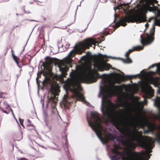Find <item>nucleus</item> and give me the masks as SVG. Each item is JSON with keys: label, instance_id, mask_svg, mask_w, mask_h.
Listing matches in <instances>:
<instances>
[{"label": "nucleus", "instance_id": "nucleus-5", "mask_svg": "<svg viewBox=\"0 0 160 160\" xmlns=\"http://www.w3.org/2000/svg\"><path fill=\"white\" fill-rule=\"evenodd\" d=\"M155 1V0H146L147 5V8L148 11L150 12H152L153 13L155 14V12L153 9L157 8L156 5L151 6L150 5H152Z\"/></svg>", "mask_w": 160, "mask_h": 160}, {"label": "nucleus", "instance_id": "nucleus-61", "mask_svg": "<svg viewBox=\"0 0 160 160\" xmlns=\"http://www.w3.org/2000/svg\"><path fill=\"white\" fill-rule=\"evenodd\" d=\"M2 110V112H3V113H4V112H5V110H4V108H1V109Z\"/></svg>", "mask_w": 160, "mask_h": 160}, {"label": "nucleus", "instance_id": "nucleus-29", "mask_svg": "<svg viewBox=\"0 0 160 160\" xmlns=\"http://www.w3.org/2000/svg\"><path fill=\"white\" fill-rule=\"evenodd\" d=\"M81 3H80V4L79 5H78L77 6V9H76V11H75V15L74 16V22H75V20H76V14H77V10L78 9V6H81Z\"/></svg>", "mask_w": 160, "mask_h": 160}, {"label": "nucleus", "instance_id": "nucleus-22", "mask_svg": "<svg viewBox=\"0 0 160 160\" xmlns=\"http://www.w3.org/2000/svg\"><path fill=\"white\" fill-rule=\"evenodd\" d=\"M64 137H65V145H66V146L67 147V149H68V146L69 144H68V138H67L68 135H67L66 133H65V136H64Z\"/></svg>", "mask_w": 160, "mask_h": 160}, {"label": "nucleus", "instance_id": "nucleus-36", "mask_svg": "<svg viewBox=\"0 0 160 160\" xmlns=\"http://www.w3.org/2000/svg\"><path fill=\"white\" fill-rule=\"evenodd\" d=\"M95 133L96 135L97 136V137L99 139H100L101 138L100 137V135H99V133H98L97 132H95Z\"/></svg>", "mask_w": 160, "mask_h": 160}, {"label": "nucleus", "instance_id": "nucleus-14", "mask_svg": "<svg viewBox=\"0 0 160 160\" xmlns=\"http://www.w3.org/2000/svg\"><path fill=\"white\" fill-rule=\"evenodd\" d=\"M97 112L96 111H90V116L91 118V119H93L94 120L95 118L97 117L96 114Z\"/></svg>", "mask_w": 160, "mask_h": 160}, {"label": "nucleus", "instance_id": "nucleus-59", "mask_svg": "<svg viewBox=\"0 0 160 160\" xmlns=\"http://www.w3.org/2000/svg\"><path fill=\"white\" fill-rule=\"evenodd\" d=\"M145 26L146 27V28H147V27H148L149 26V24L146 23L145 24Z\"/></svg>", "mask_w": 160, "mask_h": 160}, {"label": "nucleus", "instance_id": "nucleus-49", "mask_svg": "<svg viewBox=\"0 0 160 160\" xmlns=\"http://www.w3.org/2000/svg\"><path fill=\"white\" fill-rule=\"evenodd\" d=\"M97 54L98 55V56L99 55H103L104 56H107V54H102L100 52H98V54Z\"/></svg>", "mask_w": 160, "mask_h": 160}, {"label": "nucleus", "instance_id": "nucleus-13", "mask_svg": "<svg viewBox=\"0 0 160 160\" xmlns=\"http://www.w3.org/2000/svg\"><path fill=\"white\" fill-rule=\"evenodd\" d=\"M44 122L45 123L46 126L48 128L49 131H50L52 129V125H49V123L50 121L48 119H43Z\"/></svg>", "mask_w": 160, "mask_h": 160}, {"label": "nucleus", "instance_id": "nucleus-8", "mask_svg": "<svg viewBox=\"0 0 160 160\" xmlns=\"http://www.w3.org/2000/svg\"><path fill=\"white\" fill-rule=\"evenodd\" d=\"M97 41L92 39L91 40L90 42H87L86 45L87 49H89L90 47L92 46V44L94 45H95V44L98 45L99 42V43H101L102 41L105 40V39L104 38L103 40H101L99 38H97ZM98 47H99L100 46L98 45Z\"/></svg>", "mask_w": 160, "mask_h": 160}, {"label": "nucleus", "instance_id": "nucleus-46", "mask_svg": "<svg viewBox=\"0 0 160 160\" xmlns=\"http://www.w3.org/2000/svg\"><path fill=\"white\" fill-rule=\"evenodd\" d=\"M16 63L17 64V65L18 66L19 68H22V65H19V64H18V61H17V62H16Z\"/></svg>", "mask_w": 160, "mask_h": 160}, {"label": "nucleus", "instance_id": "nucleus-18", "mask_svg": "<svg viewBox=\"0 0 160 160\" xmlns=\"http://www.w3.org/2000/svg\"><path fill=\"white\" fill-rule=\"evenodd\" d=\"M42 111L43 115V119H48L49 116L47 110H43Z\"/></svg>", "mask_w": 160, "mask_h": 160}, {"label": "nucleus", "instance_id": "nucleus-53", "mask_svg": "<svg viewBox=\"0 0 160 160\" xmlns=\"http://www.w3.org/2000/svg\"><path fill=\"white\" fill-rule=\"evenodd\" d=\"M18 25H17L16 26L14 25V27H13V28L12 29L11 32H12L14 30V29H15V28H16V27H18Z\"/></svg>", "mask_w": 160, "mask_h": 160}, {"label": "nucleus", "instance_id": "nucleus-47", "mask_svg": "<svg viewBox=\"0 0 160 160\" xmlns=\"http://www.w3.org/2000/svg\"><path fill=\"white\" fill-rule=\"evenodd\" d=\"M70 46V44H68V45H67V44H66L65 46V48L66 49H68L69 48Z\"/></svg>", "mask_w": 160, "mask_h": 160}, {"label": "nucleus", "instance_id": "nucleus-50", "mask_svg": "<svg viewBox=\"0 0 160 160\" xmlns=\"http://www.w3.org/2000/svg\"><path fill=\"white\" fill-rule=\"evenodd\" d=\"M46 102H47L46 105V108H47L48 106L49 100H47Z\"/></svg>", "mask_w": 160, "mask_h": 160}, {"label": "nucleus", "instance_id": "nucleus-40", "mask_svg": "<svg viewBox=\"0 0 160 160\" xmlns=\"http://www.w3.org/2000/svg\"><path fill=\"white\" fill-rule=\"evenodd\" d=\"M32 59V58H30L28 60V62L27 63L28 65H29L31 63Z\"/></svg>", "mask_w": 160, "mask_h": 160}, {"label": "nucleus", "instance_id": "nucleus-17", "mask_svg": "<svg viewBox=\"0 0 160 160\" xmlns=\"http://www.w3.org/2000/svg\"><path fill=\"white\" fill-rule=\"evenodd\" d=\"M12 55L13 59L15 62H17V59L19 58L18 57H17L15 54L14 51L12 49H11Z\"/></svg>", "mask_w": 160, "mask_h": 160}, {"label": "nucleus", "instance_id": "nucleus-48", "mask_svg": "<svg viewBox=\"0 0 160 160\" xmlns=\"http://www.w3.org/2000/svg\"><path fill=\"white\" fill-rule=\"evenodd\" d=\"M8 49L9 48L8 47H7L6 48L5 50V55H6V54L7 53Z\"/></svg>", "mask_w": 160, "mask_h": 160}, {"label": "nucleus", "instance_id": "nucleus-20", "mask_svg": "<svg viewBox=\"0 0 160 160\" xmlns=\"http://www.w3.org/2000/svg\"><path fill=\"white\" fill-rule=\"evenodd\" d=\"M155 24V22H154L152 25V28L150 29V32L151 34L153 35L154 34L155 32V27L154 26V24Z\"/></svg>", "mask_w": 160, "mask_h": 160}, {"label": "nucleus", "instance_id": "nucleus-44", "mask_svg": "<svg viewBox=\"0 0 160 160\" xmlns=\"http://www.w3.org/2000/svg\"><path fill=\"white\" fill-rule=\"evenodd\" d=\"M38 144L40 147L42 148H44V149H47V148L45 147L44 146H43L42 145H40V144Z\"/></svg>", "mask_w": 160, "mask_h": 160}, {"label": "nucleus", "instance_id": "nucleus-24", "mask_svg": "<svg viewBox=\"0 0 160 160\" xmlns=\"http://www.w3.org/2000/svg\"><path fill=\"white\" fill-rule=\"evenodd\" d=\"M51 108L52 110H56V112H57V114H58V115L59 116V118L61 119L60 116V115L59 114L58 112V111L56 106H55V105H51Z\"/></svg>", "mask_w": 160, "mask_h": 160}, {"label": "nucleus", "instance_id": "nucleus-56", "mask_svg": "<svg viewBox=\"0 0 160 160\" xmlns=\"http://www.w3.org/2000/svg\"><path fill=\"white\" fill-rule=\"evenodd\" d=\"M89 54H92V53L91 52L89 51H88L87 52H86V54H87V56Z\"/></svg>", "mask_w": 160, "mask_h": 160}, {"label": "nucleus", "instance_id": "nucleus-19", "mask_svg": "<svg viewBox=\"0 0 160 160\" xmlns=\"http://www.w3.org/2000/svg\"><path fill=\"white\" fill-rule=\"evenodd\" d=\"M103 98H102V101H101V108H100V110L101 111V112H102V114L104 116H105L106 115V113L104 111L103 108Z\"/></svg>", "mask_w": 160, "mask_h": 160}, {"label": "nucleus", "instance_id": "nucleus-45", "mask_svg": "<svg viewBox=\"0 0 160 160\" xmlns=\"http://www.w3.org/2000/svg\"><path fill=\"white\" fill-rule=\"evenodd\" d=\"M91 128L92 129V130H93V131H95V132H97L96 131V129L95 127L92 126V127H91Z\"/></svg>", "mask_w": 160, "mask_h": 160}, {"label": "nucleus", "instance_id": "nucleus-33", "mask_svg": "<svg viewBox=\"0 0 160 160\" xmlns=\"http://www.w3.org/2000/svg\"><path fill=\"white\" fill-rule=\"evenodd\" d=\"M41 103H42V105L44 104V96L43 97V99L41 98L40 101Z\"/></svg>", "mask_w": 160, "mask_h": 160}, {"label": "nucleus", "instance_id": "nucleus-12", "mask_svg": "<svg viewBox=\"0 0 160 160\" xmlns=\"http://www.w3.org/2000/svg\"><path fill=\"white\" fill-rule=\"evenodd\" d=\"M130 53V52L128 50L126 52L125 54V58L124 59L127 62H129L131 61V63L132 62V60L130 58L128 55V54Z\"/></svg>", "mask_w": 160, "mask_h": 160}, {"label": "nucleus", "instance_id": "nucleus-30", "mask_svg": "<svg viewBox=\"0 0 160 160\" xmlns=\"http://www.w3.org/2000/svg\"><path fill=\"white\" fill-rule=\"evenodd\" d=\"M149 130L148 129H144L143 131V134H147L149 133Z\"/></svg>", "mask_w": 160, "mask_h": 160}, {"label": "nucleus", "instance_id": "nucleus-26", "mask_svg": "<svg viewBox=\"0 0 160 160\" xmlns=\"http://www.w3.org/2000/svg\"><path fill=\"white\" fill-rule=\"evenodd\" d=\"M38 81H36V83H37V86H38V92H37V94H38V96H39V97H40V96H39V82H38Z\"/></svg>", "mask_w": 160, "mask_h": 160}, {"label": "nucleus", "instance_id": "nucleus-43", "mask_svg": "<svg viewBox=\"0 0 160 160\" xmlns=\"http://www.w3.org/2000/svg\"><path fill=\"white\" fill-rule=\"evenodd\" d=\"M12 115L13 116L14 118V119L15 120L16 122H17L18 123V121L17 120V118H16L14 114L13 113V114H12Z\"/></svg>", "mask_w": 160, "mask_h": 160}, {"label": "nucleus", "instance_id": "nucleus-39", "mask_svg": "<svg viewBox=\"0 0 160 160\" xmlns=\"http://www.w3.org/2000/svg\"><path fill=\"white\" fill-rule=\"evenodd\" d=\"M27 126L28 127H30V126H32V127H35V126L33 124H31V123H29V124H27Z\"/></svg>", "mask_w": 160, "mask_h": 160}, {"label": "nucleus", "instance_id": "nucleus-58", "mask_svg": "<svg viewBox=\"0 0 160 160\" xmlns=\"http://www.w3.org/2000/svg\"><path fill=\"white\" fill-rule=\"evenodd\" d=\"M87 56V54H85V55H84L81 57L80 59H82V58H84V57H86Z\"/></svg>", "mask_w": 160, "mask_h": 160}, {"label": "nucleus", "instance_id": "nucleus-15", "mask_svg": "<svg viewBox=\"0 0 160 160\" xmlns=\"http://www.w3.org/2000/svg\"><path fill=\"white\" fill-rule=\"evenodd\" d=\"M48 58H49V61L50 63H52L53 62V60L54 59H56L57 60L58 59V58L55 57H51L50 56H47L46 57H45L44 58V59L45 61H46H46V62H47L46 59Z\"/></svg>", "mask_w": 160, "mask_h": 160}, {"label": "nucleus", "instance_id": "nucleus-62", "mask_svg": "<svg viewBox=\"0 0 160 160\" xmlns=\"http://www.w3.org/2000/svg\"><path fill=\"white\" fill-rule=\"evenodd\" d=\"M125 20L126 21H128V18L127 17H126L125 18Z\"/></svg>", "mask_w": 160, "mask_h": 160}, {"label": "nucleus", "instance_id": "nucleus-2", "mask_svg": "<svg viewBox=\"0 0 160 160\" xmlns=\"http://www.w3.org/2000/svg\"><path fill=\"white\" fill-rule=\"evenodd\" d=\"M63 81L62 87L66 92L69 90L73 93H75L78 88H81L80 83L91 84L96 82L97 81Z\"/></svg>", "mask_w": 160, "mask_h": 160}, {"label": "nucleus", "instance_id": "nucleus-7", "mask_svg": "<svg viewBox=\"0 0 160 160\" xmlns=\"http://www.w3.org/2000/svg\"><path fill=\"white\" fill-rule=\"evenodd\" d=\"M51 81H38L41 83L43 87L41 88V89L42 90L44 91L45 89L44 88H46V89L47 90H49V87L52 84V82H51Z\"/></svg>", "mask_w": 160, "mask_h": 160}, {"label": "nucleus", "instance_id": "nucleus-32", "mask_svg": "<svg viewBox=\"0 0 160 160\" xmlns=\"http://www.w3.org/2000/svg\"><path fill=\"white\" fill-rule=\"evenodd\" d=\"M18 120H19V122L21 125V124H23V122H24V121L23 119H21L20 118H18Z\"/></svg>", "mask_w": 160, "mask_h": 160}, {"label": "nucleus", "instance_id": "nucleus-57", "mask_svg": "<svg viewBox=\"0 0 160 160\" xmlns=\"http://www.w3.org/2000/svg\"><path fill=\"white\" fill-rule=\"evenodd\" d=\"M103 0L102 1H100V2H101L102 3H105V2H106L108 1V0Z\"/></svg>", "mask_w": 160, "mask_h": 160}, {"label": "nucleus", "instance_id": "nucleus-31", "mask_svg": "<svg viewBox=\"0 0 160 160\" xmlns=\"http://www.w3.org/2000/svg\"><path fill=\"white\" fill-rule=\"evenodd\" d=\"M148 100H147L145 99H144L143 100V101H140V102L144 104H146L148 103Z\"/></svg>", "mask_w": 160, "mask_h": 160}, {"label": "nucleus", "instance_id": "nucleus-64", "mask_svg": "<svg viewBox=\"0 0 160 160\" xmlns=\"http://www.w3.org/2000/svg\"><path fill=\"white\" fill-rule=\"evenodd\" d=\"M27 121L29 123H31V120H30L29 119H28V120H27Z\"/></svg>", "mask_w": 160, "mask_h": 160}, {"label": "nucleus", "instance_id": "nucleus-1", "mask_svg": "<svg viewBox=\"0 0 160 160\" xmlns=\"http://www.w3.org/2000/svg\"><path fill=\"white\" fill-rule=\"evenodd\" d=\"M117 72H113L108 74L105 73L102 74V75H114L116 79L113 80H132L131 79H137L139 80H159L158 76L160 74V67L157 66V63L152 64L148 69H144L139 73L135 74H125L120 70L117 69Z\"/></svg>", "mask_w": 160, "mask_h": 160}, {"label": "nucleus", "instance_id": "nucleus-63", "mask_svg": "<svg viewBox=\"0 0 160 160\" xmlns=\"http://www.w3.org/2000/svg\"><path fill=\"white\" fill-rule=\"evenodd\" d=\"M3 103L4 105H6L7 103H8V102L6 101H4Z\"/></svg>", "mask_w": 160, "mask_h": 160}, {"label": "nucleus", "instance_id": "nucleus-9", "mask_svg": "<svg viewBox=\"0 0 160 160\" xmlns=\"http://www.w3.org/2000/svg\"><path fill=\"white\" fill-rule=\"evenodd\" d=\"M152 100L154 101L153 103L154 106L157 108L159 112H160V97L157 96L156 98L152 99Z\"/></svg>", "mask_w": 160, "mask_h": 160}, {"label": "nucleus", "instance_id": "nucleus-16", "mask_svg": "<svg viewBox=\"0 0 160 160\" xmlns=\"http://www.w3.org/2000/svg\"><path fill=\"white\" fill-rule=\"evenodd\" d=\"M37 24H36L34 27V28H33L32 29V30L30 34V35H29V36L28 38V39H27V42H26V43L25 44V45L23 47V49L22 50V51L21 52H20V55H21V53L25 50V47L26 46L27 43H28V41L29 39V38L30 37V36H31V35L32 33V32L33 31V30L34 29V28H35V27H36V26H37Z\"/></svg>", "mask_w": 160, "mask_h": 160}, {"label": "nucleus", "instance_id": "nucleus-60", "mask_svg": "<svg viewBox=\"0 0 160 160\" xmlns=\"http://www.w3.org/2000/svg\"><path fill=\"white\" fill-rule=\"evenodd\" d=\"M9 109H10V110L12 114H13L14 113H13V110H12V109L11 108H10Z\"/></svg>", "mask_w": 160, "mask_h": 160}, {"label": "nucleus", "instance_id": "nucleus-55", "mask_svg": "<svg viewBox=\"0 0 160 160\" xmlns=\"http://www.w3.org/2000/svg\"><path fill=\"white\" fill-rule=\"evenodd\" d=\"M27 56L29 57L30 58H33V57H32V56H31V55H30V54H28V53H27Z\"/></svg>", "mask_w": 160, "mask_h": 160}, {"label": "nucleus", "instance_id": "nucleus-21", "mask_svg": "<svg viewBox=\"0 0 160 160\" xmlns=\"http://www.w3.org/2000/svg\"><path fill=\"white\" fill-rule=\"evenodd\" d=\"M123 137L122 135H120L119 136L116 137L115 139L117 141L119 142H122L123 141Z\"/></svg>", "mask_w": 160, "mask_h": 160}, {"label": "nucleus", "instance_id": "nucleus-3", "mask_svg": "<svg viewBox=\"0 0 160 160\" xmlns=\"http://www.w3.org/2000/svg\"><path fill=\"white\" fill-rule=\"evenodd\" d=\"M140 43L143 46H142L140 45L134 46L132 48L128 50L130 52V53L133 52L134 50L135 49L136 50L138 51H140L141 50L143 49L144 48V46L151 44L153 42L154 39V38L152 37V38L150 42H149L147 44H145L143 41L142 38V34L141 35H140Z\"/></svg>", "mask_w": 160, "mask_h": 160}, {"label": "nucleus", "instance_id": "nucleus-11", "mask_svg": "<svg viewBox=\"0 0 160 160\" xmlns=\"http://www.w3.org/2000/svg\"><path fill=\"white\" fill-rule=\"evenodd\" d=\"M74 52L75 53L77 54H81L82 53L81 50L80 48H77L75 49H72L70 52L68 53V56H67L65 58H66L67 57H68L71 54V53L72 52Z\"/></svg>", "mask_w": 160, "mask_h": 160}, {"label": "nucleus", "instance_id": "nucleus-37", "mask_svg": "<svg viewBox=\"0 0 160 160\" xmlns=\"http://www.w3.org/2000/svg\"><path fill=\"white\" fill-rule=\"evenodd\" d=\"M95 133L96 135L97 136V137L99 139H100L101 138L100 137V135H99V133H98L97 132H95Z\"/></svg>", "mask_w": 160, "mask_h": 160}, {"label": "nucleus", "instance_id": "nucleus-54", "mask_svg": "<svg viewBox=\"0 0 160 160\" xmlns=\"http://www.w3.org/2000/svg\"><path fill=\"white\" fill-rule=\"evenodd\" d=\"M112 130L114 132L117 133H118V132L114 128H112Z\"/></svg>", "mask_w": 160, "mask_h": 160}, {"label": "nucleus", "instance_id": "nucleus-41", "mask_svg": "<svg viewBox=\"0 0 160 160\" xmlns=\"http://www.w3.org/2000/svg\"><path fill=\"white\" fill-rule=\"evenodd\" d=\"M87 121L88 124V125L91 128V127L92 126V125L90 123L89 121H88V118H87Z\"/></svg>", "mask_w": 160, "mask_h": 160}, {"label": "nucleus", "instance_id": "nucleus-51", "mask_svg": "<svg viewBox=\"0 0 160 160\" xmlns=\"http://www.w3.org/2000/svg\"><path fill=\"white\" fill-rule=\"evenodd\" d=\"M56 110H52L51 112L53 114H55L56 113Z\"/></svg>", "mask_w": 160, "mask_h": 160}, {"label": "nucleus", "instance_id": "nucleus-35", "mask_svg": "<svg viewBox=\"0 0 160 160\" xmlns=\"http://www.w3.org/2000/svg\"><path fill=\"white\" fill-rule=\"evenodd\" d=\"M95 133L96 135L97 136V137L99 139H100L101 138L100 137V135H99V133H98L97 132H95Z\"/></svg>", "mask_w": 160, "mask_h": 160}, {"label": "nucleus", "instance_id": "nucleus-6", "mask_svg": "<svg viewBox=\"0 0 160 160\" xmlns=\"http://www.w3.org/2000/svg\"><path fill=\"white\" fill-rule=\"evenodd\" d=\"M155 1V0H146L147 5V8L148 11L150 12H152L153 13L155 14V12L153 9L157 8L156 5L151 6L150 5H152Z\"/></svg>", "mask_w": 160, "mask_h": 160}, {"label": "nucleus", "instance_id": "nucleus-28", "mask_svg": "<svg viewBox=\"0 0 160 160\" xmlns=\"http://www.w3.org/2000/svg\"><path fill=\"white\" fill-rule=\"evenodd\" d=\"M155 141L158 144L160 145V136L159 135H158V138L155 139Z\"/></svg>", "mask_w": 160, "mask_h": 160}, {"label": "nucleus", "instance_id": "nucleus-10", "mask_svg": "<svg viewBox=\"0 0 160 160\" xmlns=\"http://www.w3.org/2000/svg\"><path fill=\"white\" fill-rule=\"evenodd\" d=\"M108 57H109L111 59L113 60H118L122 61V62L124 64H129L131 63V61L129 62H127L124 59L122 58H120L119 57H116L114 56H108Z\"/></svg>", "mask_w": 160, "mask_h": 160}, {"label": "nucleus", "instance_id": "nucleus-42", "mask_svg": "<svg viewBox=\"0 0 160 160\" xmlns=\"http://www.w3.org/2000/svg\"><path fill=\"white\" fill-rule=\"evenodd\" d=\"M25 6H23L22 7V10H23V11L25 13L26 12V11L25 9Z\"/></svg>", "mask_w": 160, "mask_h": 160}, {"label": "nucleus", "instance_id": "nucleus-38", "mask_svg": "<svg viewBox=\"0 0 160 160\" xmlns=\"http://www.w3.org/2000/svg\"><path fill=\"white\" fill-rule=\"evenodd\" d=\"M39 63H42V65H41L42 66H44L45 63H46V61L44 62V61H42V60H41L40 61Z\"/></svg>", "mask_w": 160, "mask_h": 160}, {"label": "nucleus", "instance_id": "nucleus-52", "mask_svg": "<svg viewBox=\"0 0 160 160\" xmlns=\"http://www.w3.org/2000/svg\"><path fill=\"white\" fill-rule=\"evenodd\" d=\"M58 68H59V71L61 72H62L63 71V69L60 66H58Z\"/></svg>", "mask_w": 160, "mask_h": 160}, {"label": "nucleus", "instance_id": "nucleus-27", "mask_svg": "<svg viewBox=\"0 0 160 160\" xmlns=\"http://www.w3.org/2000/svg\"><path fill=\"white\" fill-rule=\"evenodd\" d=\"M91 22V20L90 21V22L88 24L87 27L83 30H81L80 29H79L78 30V32L80 33L82 32H84L88 28V25Z\"/></svg>", "mask_w": 160, "mask_h": 160}, {"label": "nucleus", "instance_id": "nucleus-23", "mask_svg": "<svg viewBox=\"0 0 160 160\" xmlns=\"http://www.w3.org/2000/svg\"><path fill=\"white\" fill-rule=\"evenodd\" d=\"M27 53H26L23 57V62H27V59L28 60L29 58H30L29 57H28L27 56Z\"/></svg>", "mask_w": 160, "mask_h": 160}, {"label": "nucleus", "instance_id": "nucleus-25", "mask_svg": "<svg viewBox=\"0 0 160 160\" xmlns=\"http://www.w3.org/2000/svg\"><path fill=\"white\" fill-rule=\"evenodd\" d=\"M108 155L109 158L111 160H117V158L116 156H111L110 155H109L108 153Z\"/></svg>", "mask_w": 160, "mask_h": 160}, {"label": "nucleus", "instance_id": "nucleus-34", "mask_svg": "<svg viewBox=\"0 0 160 160\" xmlns=\"http://www.w3.org/2000/svg\"><path fill=\"white\" fill-rule=\"evenodd\" d=\"M25 20L29 21H31V22H38V21L36 20H33V19H26L23 20V21H25Z\"/></svg>", "mask_w": 160, "mask_h": 160}, {"label": "nucleus", "instance_id": "nucleus-4", "mask_svg": "<svg viewBox=\"0 0 160 160\" xmlns=\"http://www.w3.org/2000/svg\"><path fill=\"white\" fill-rule=\"evenodd\" d=\"M112 81H100L99 85V93L98 96V98H100V94L101 93V90L102 88L109 87L110 85L113 84V82H112Z\"/></svg>", "mask_w": 160, "mask_h": 160}]
</instances>
